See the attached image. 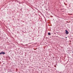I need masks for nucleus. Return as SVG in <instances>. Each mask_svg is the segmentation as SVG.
I'll return each mask as SVG.
<instances>
[{"instance_id": "nucleus-1", "label": "nucleus", "mask_w": 73, "mask_h": 73, "mask_svg": "<svg viewBox=\"0 0 73 73\" xmlns=\"http://www.w3.org/2000/svg\"><path fill=\"white\" fill-rule=\"evenodd\" d=\"M5 53V52L2 51V52H0V54H4Z\"/></svg>"}, {"instance_id": "nucleus-5", "label": "nucleus", "mask_w": 73, "mask_h": 73, "mask_svg": "<svg viewBox=\"0 0 73 73\" xmlns=\"http://www.w3.org/2000/svg\"><path fill=\"white\" fill-rule=\"evenodd\" d=\"M66 38H67V37H66Z\"/></svg>"}, {"instance_id": "nucleus-6", "label": "nucleus", "mask_w": 73, "mask_h": 73, "mask_svg": "<svg viewBox=\"0 0 73 73\" xmlns=\"http://www.w3.org/2000/svg\"><path fill=\"white\" fill-rule=\"evenodd\" d=\"M18 20H19L18 19Z\"/></svg>"}, {"instance_id": "nucleus-3", "label": "nucleus", "mask_w": 73, "mask_h": 73, "mask_svg": "<svg viewBox=\"0 0 73 73\" xmlns=\"http://www.w3.org/2000/svg\"><path fill=\"white\" fill-rule=\"evenodd\" d=\"M48 35H50V33H48Z\"/></svg>"}, {"instance_id": "nucleus-4", "label": "nucleus", "mask_w": 73, "mask_h": 73, "mask_svg": "<svg viewBox=\"0 0 73 73\" xmlns=\"http://www.w3.org/2000/svg\"><path fill=\"white\" fill-rule=\"evenodd\" d=\"M54 67H56V65L54 66Z\"/></svg>"}, {"instance_id": "nucleus-2", "label": "nucleus", "mask_w": 73, "mask_h": 73, "mask_svg": "<svg viewBox=\"0 0 73 73\" xmlns=\"http://www.w3.org/2000/svg\"><path fill=\"white\" fill-rule=\"evenodd\" d=\"M66 33L67 34H68V31L66 30Z\"/></svg>"}]
</instances>
